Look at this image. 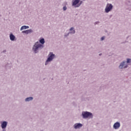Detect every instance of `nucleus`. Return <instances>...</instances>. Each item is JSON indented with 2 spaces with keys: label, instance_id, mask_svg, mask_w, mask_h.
Segmentation results:
<instances>
[{
  "label": "nucleus",
  "instance_id": "f257e3e1",
  "mask_svg": "<svg viewBox=\"0 0 131 131\" xmlns=\"http://www.w3.org/2000/svg\"><path fill=\"white\" fill-rule=\"evenodd\" d=\"M39 48H43V46L42 45L39 44L38 41L36 42L33 48V50L35 53H37V50Z\"/></svg>",
  "mask_w": 131,
  "mask_h": 131
},
{
  "label": "nucleus",
  "instance_id": "f03ea898",
  "mask_svg": "<svg viewBox=\"0 0 131 131\" xmlns=\"http://www.w3.org/2000/svg\"><path fill=\"white\" fill-rule=\"evenodd\" d=\"M49 57L48 58L46 63L45 65L48 64V62H51V61H52L53 59L55 58V54H53L52 52H50V54L48 55Z\"/></svg>",
  "mask_w": 131,
  "mask_h": 131
},
{
  "label": "nucleus",
  "instance_id": "7ed1b4c3",
  "mask_svg": "<svg viewBox=\"0 0 131 131\" xmlns=\"http://www.w3.org/2000/svg\"><path fill=\"white\" fill-rule=\"evenodd\" d=\"M83 118H88L89 117H93V114L89 112H83L82 113Z\"/></svg>",
  "mask_w": 131,
  "mask_h": 131
},
{
  "label": "nucleus",
  "instance_id": "20e7f679",
  "mask_svg": "<svg viewBox=\"0 0 131 131\" xmlns=\"http://www.w3.org/2000/svg\"><path fill=\"white\" fill-rule=\"evenodd\" d=\"M112 8H113V6H112V4H107L106 7L105 8L106 13H108V12H110L111 10H112Z\"/></svg>",
  "mask_w": 131,
  "mask_h": 131
},
{
  "label": "nucleus",
  "instance_id": "39448f33",
  "mask_svg": "<svg viewBox=\"0 0 131 131\" xmlns=\"http://www.w3.org/2000/svg\"><path fill=\"white\" fill-rule=\"evenodd\" d=\"M126 62L123 61V63H121L119 66V68L122 69V68H127V65L125 64Z\"/></svg>",
  "mask_w": 131,
  "mask_h": 131
},
{
  "label": "nucleus",
  "instance_id": "423d86ee",
  "mask_svg": "<svg viewBox=\"0 0 131 131\" xmlns=\"http://www.w3.org/2000/svg\"><path fill=\"white\" fill-rule=\"evenodd\" d=\"M79 2H80V0H74V1L73 2L72 6H73L74 7H75V8H76V6H77V5L79 4Z\"/></svg>",
  "mask_w": 131,
  "mask_h": 131
},
{
  "label": "nucleus",
  "instance_id": "0eeeda50",
  "mask_svg": "<svg viewBox=\"0 0 131 131\" xmlns=\"http://www.w3.org/2000/svg\"><path fill=\"white\" fill-rule=\"evenodd\" d=\"M120 127V123L119 122H116L114 124V128L115 129H117V128H119Z\"/></svg>",
  "mask_w": 131,
  "mask_h": 131
},
{
  "label": "nucleus",
  "instance_id": "6e6552de",
  "mask_svg": "<svg viewBox=\"0 0 131 131\" xmlns=\"http://www.w3.org/2000/svg\"><path fill=\"white\" fill-rule=\"evenodd\" d=\"M82 126V124L80 123L75 124L74 128L76 129L77 128H80Z\"/></svg>",
  "mask_w": 131,
  "mask_h": 131
},
{
  "label": "nucleus",
  "instance_id": "1a4fd4ad",
  "mask_svg": "<svg viewBox=\"0 0 131 131\" xmlns=\"http://www.w3.org/2000/svg\"><path fill=\"white\" fill-rule=\"evenodd\" d=\"M8 124V122L4 121L1 125L2 128H6L7 127V125Z\"/></svg>",
  "mask_w": 131,
  "mask_h": 131
},
{
  "label": "nucleus",
  "instance_id": "9d476101",
  "mask_svg": "<svg viewBox=\"0 0 131 131\" xmlns=\"http://www.w3.org/2000/svg\"><path fill=\"white\" fill-rule=\"evenodd\" d=\"M32 30H27L26 31H23V33H26V34H28V33H30V32H32Z\"/></svg>",
  "mask_w": 131,
  "mask_h": 131
},
{
  "label": "nucleus",
  "instance_id": "9b49d317",
  "mask_svg": "<svg viewBox=\"0 0 131 131\" xmlns=\"http://www.w3.org/2000/svg\"><path fill=\"white\" fill-rule=\"evenodd\" d=\"M28 28H29V26H23L21 27L20 30H23L24 29H28Z\"/></svg>",
  "mask_w": 131,
  "mask_h": 131
},
{
  "label": "nucleus",
  "instance_id": "f8f14e48",
  "mask_svg": "<svg viewBox=\"0 0 131 131\" xmlns=\"http://www.w3.org/2000/svg\"><path fill=\"white\" fill-rule=\"evenodd\" d=\"M10 38L11 40H15V36L13 34H10Z\"/></svg>",
  "mask_w": 131,
  "mask_h": 131
},
{
  "label": "nucleus",
  "instance_id": "ddd939ff",
  "mask_svg": "<svg viewBox=\"0 0 131 131\" xmlns=\"http://www.w3.org/2000/svg\"><path fill=\"white\" fill-rule=\"evenodd\" d=\"M33 100V98L32 97H28V98H27L26 99L25 101H26V102H28V101H31V100Z\"/></svg>",
  "mask_w": 131,
  "mask_h": 131
},
{
  "label": "nucleus",
  "instance_id": "4468645a",
  "mask_svg": "<svg viewBox=\"0 0 131 131\" xmlns=\"http://www.w3.org/2000/svg\"><path fill=\"white\" fill-rule=\"evenodd\" d=\"M39 42L41 43V45H43L45 43V39L42 38L39 40Z\"/></svg>",
  "mask_w": 131,
  "mask_h": 131
},
{
  "label": "nucleus",
  "instance_id": "2eb2a0df",
  "mask_svg": "<svg viewBox=\"0 0 131 131\" xmlns=\"http://www.w3.org/2000/svg\"><path fill=\"white\" fill-rule=\"evenodd\" d=\"M74 28H71L70 29V31H71V33H75V31L74 30Z\"/></svg>",
  "mask_w": 131,
  "mask_h": 131
},
{
  "label": "nucleus",
  "instance_id": "dca6fc26",
  "mask_svg": "<svg viewBox=\"0 0 131 131\" xmlns=\"http://www.w3.org/2000/svg\"><path fill=\"white\" fill-rule=\"evenodd\" d=\"M81 4H82V1H80L79 4L76 6V8H78V7H80V5H81Z\"/></svg>",
  "mask_w": 131,
  "mask_h": 131
},
{
  "label": "nucleus",
  "instance_id": "f3484780",
  "mask_svg": "<svg viewBox=\"0 0 131 131\" xmlns=\"http://www.w3.org/2000/svg\"><path fill=\"white\" fill-rule=\"evenodd\" d=\"M63 11H66V10H67V7H66V6L63 7Z\"/></svg>",
  "mask_w": 131,
  "mask_h": 131
},
{
  "label": "nucleus",
  "instance_id": "a211bd4d",
  "mask_svg": "<svg viewBox=\"0 0 131 131\" xmlns=\"http://www.w3.org/2000/svg\"><path fill=\"white\" fill-rule=\"evenodd\" d=\"M130 59H127V63H130Z\"/></svg>",
  "mask_w": 131,
  "mask_h": 131
},
{
  "label": "nucleus",
  "instance_id": "6ab92c4d",
  "mask_svg": "<svg viewBox=\"0 0 131 131\" xmlns=\"http://www.w3.org/2000/svg\"><path fill=\"white\" fill-rule=\"evenodd\" d=\"M101 40H104V39H105V37L103 36L102 37H101Z\"/></svg>",
  "mask_w": 131,
  "mask_h": 131
},
{
  "label": "nucleus",
  "instance_id": "aec40b11",
  "mask_svg": "<svg viewBox=\"0 0 131 131\" xmlns=\"http://www.w3.org/2000/svg\"><path fill=\"white\" fill-rule=\"evenodd\" d=\"M97 23H98V22H97V23H95V24H97Z\"/></svg>",
  "mask_w": 131,
  "mask_h": 131
},
{
  "label": "nucleus",
  "instance_id": "412c9836",
  "mask_svg": "<svg viewBox=\"0 0 131 131\" xmlns=\"http://www.w3.org/2000/svg\"><path fill=\"white\" fill-rule=\"evenodd\" d=\"M101 55H102V54H99V56H101Z\"/></svg>",
  "mask_w": 131,
  "mask_h": 131
}]
</instances>
